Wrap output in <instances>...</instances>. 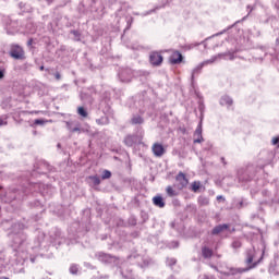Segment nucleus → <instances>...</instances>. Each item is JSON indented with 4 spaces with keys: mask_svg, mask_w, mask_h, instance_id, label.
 <instances>
[{
    "mask_svg": "<svg viewBox=\"0 0 279 279\" xmlns=\"http://www.w3.org/2000/svg\"><path fill=\"white\" fill-rule=\"evenodd\" d=\"M11 56L15 60H23L25 58V51H23V48L21 46H12L11 48Z\"/></svg>",
    "mask_w": 279,
    "mask_h": 279,
    "instance_id": "f257e3e1",
    "label": "nucleus"
},
{
    "mask_svg": "<svg viewBox=\"0 0 279 279\" xmlns=\"http://www.w3.org/2000/svg\"><path fill=\"white\" fill-rule=\"evenodd\" d=\"M153 154L157 156V158H160L161 156L165 155V146L162 144H154L153 145Z\"/></svg>",
    "mask_w": 279,
    "mask_h": 279,
    "instance_id": "f03ea898",
    "label": "nucleus"
},
{
    "mask_svg": "<svg viewBox=\"0 0 279 279\" xmlns=\"http://www.w3.org/2000/svg\"><path fill=\"white\" fill-rule=\"evenodd\" d=\"M150 64L154 66H158L159 64H162V56L158 52H153L150 54Z\"/></svg>",
    "mask_w": 279,
    "mask_h": 279,
    "instance_id": "7ed1b4c3",
    "label": "nucleus"
},
{
    "mask_svg": "<svg viewBox=\"0 0 279 279\" xmlns=\"http://www.w3.org/2000/svg\"><path fill=\"white\" fill-rule=\"evenodd\" d=\"M177 182H179V189H184L189 184V180H186V177L182 172L177 175Z\"/></svg>",
    "mask_w": 279,
    "mask_h": 279,
    "instance_id": "20e7f679",
    "label": "nucleus"
},
{
    "mask_svg": "<svg viewBox=\"0 0 279 279\" xmlns=\"http://www.w3.org/2000/svg\"><path fill=\"white\" fill-rule=\"evenodd\" d=\"M171 64H180L182 62V53L175 51L170 56Z\"/></svg>",
    "mask_w": 279,
    "mask_h": 279,
    "instance_id": "39448f33",
    "label": "nucleus"
},
{
    "mask_svg": "<svg viewBox=\"0 0 279 279\" xmlns=\"http://www.w3.org/2000/svg\"><path fill=\"white\" fill-rule=\"evenodd\" d=\"M232 104H233L232 98H230L229 96H222L220 98V105L226 106V108H230Z\"/></svg>",
    "mask_w": 279,
    "mask_h": 279,
    "instance_id": "423d86ee",
    "label": "nucleus"
},
{
    "mask_svg": "<svg viewBox=\"0 0 279 279\" xmlns=\"http://www.w3.org/2000/svg\"><path fill=\"white\" fill-rule=\"evenodd\" d=\"M66 128L72 133L82 132L80 124H73V122H66Z\"/></svg>",
    "mask_w": 279,
    "mask_h": 279,
    "instance_id": "0eeeda50",
    "label": "nucleus"
},
{
    "mask_svg": "<svg viewBox=\"0 0 279 279\" xmlns=\"http://www.w3.org/2000/svg\"><path fill=\"white\" fill-rule=\"evenodd\" d=\"M153 203L155 204V206H158V208H165V201L160 196H155L153 198Z\"/></svg>",
    "mask_w": 279,
    "mask_h": 279,
    "instance_id": "6e6552de",
    "label": "nucleus"
},
{
    "mask_svg": "<svg viewBox=\"0 0 279 279\" xmlns=\"http://www.w3.org/2000/svg\"><path fill=\"white\" fill-rule=\"evenodd\" d=\"M124 143H125V145H128V147H132V145H134V143H136V136H134V135H128V136L124 138Z\"/></svg>",
    "mask_w": 279,
    "mask_h": 279,
    "instance_id": "1a4fd4ad",
    "label": "nucleus"
},
{
    "mask_svg": "<svg viewBox=\"0 0 279 279\" xmlns=\"http://www.w3.org/2000/svg\"><path fill=\"white\" fill-rule=\"evenodd\" d=\"M194 136L196 137L194 140V143H202V141H204V138L202 137V128L198 126L196 129Z\"/></svg>",
    "mask_w": 279,
    "mask_h": 279,
    "instance_id": "9d476101",
    "label": "nucleus"
},
{
    "mask_svg": "<svg viewBox=\"0 0 279 279\" xmlns=\"http://www.w3.org/2000/svg\"><path fill=\"white\" fill-rule=\"evenodd\" d=\"M223 230H228V225L218 226L213 230V234H219L223 232Z\"/></svg>",
    "mask_w": 279,
    "mask_h": 279,
    "instance_id": "9b49d317",
    "label": "nucleus"
},
{
    "mask_svg": "<svg viewBox=\"0 0 279 279\" xmlns=\"http://www.w3.org/2000/svg\"><path fill=\"white\" fill-rule=\"evenodd\" d=\"M131 123L133 125H141V123H143V118H141V116H134L131 120Z\"/></svg>",
    "mask_w": 279,
    "mask_h": 279,
    "instance_id": "f8f14e48",
    "label": "nucleus"
},
{
    "mask_svg": "<svg viewBox=\"0 0 279 279\" xmlns=\"http://www.w3.org/2000/svg\"><path fill=\"white\" fill-rule=\"evenodd\" d=\"M199 189H202V183L195 181L193 184H192V191L194 193H197V191H199Z\"/></svg>",
    "mask_w": 279,
    "mask_h": 279,
    "instance_id": "ddd939ff",
    "label": "nucleus"
},
{
    "mask_svg": "<svg viewBox=\"0 0 279 279\" xmlns=\"http://www.w3.org/2000/svg\"><path fill=\"white\" fill-rule=\"evenodd\" d=\"M203 256H205V258H210V256H213V251H210L208 247H204Z\"/></svg>",
    "mask_w": 279,
    "mask_h": 279,
    "instance_id": "4468645a",
    "label": "nucleus"
},
{
    "mask_svg": "<svg viewBox=\"0 0 279 279\" xmlns=\"http://www.w3.org/2000/svg\"><path fill=\"white\" fill-rule=\"evenodd\" d=\"M77 112L81 117H88V112H86V109H84V107H78Z\"/></svg>",
    "mask_w": 279,
    "mask_h": 279,
    "instance_id": "2eb2a0df",
    "label": "nucleus"
},
{
    "mask_svg": "<svg viewBox=\"0 0 279 279\" xmlns=\"http://www.w3.org/2000/svg\"><path fill=\"white\" fill-rule=\"evenodd\" d=\"M89 180L93 182L95 186L101 183V180H99V177H89Z\"/></svg>",
    "mask_w": 279,
    "mask_h": 279,
    "instance_id": "dca6fc26",
    "label": "nucleus"
},
{
    "mask_svg": "<svg viewBox=\"0 0 279 279\" xmlns=\"http://www.w3.org/2000/svg\"><path fill=\"white\" fill-rule=\"evenodd\" d=\"M45 123H49V121L43 120V119H37V120H35L34 125H45Z\"/></svg>",
    "mask_w": 279,
    "mask_h": 279,
    "instance_id": "f3484780",
    "label": "nucleus"
},
{
    "mask_svg": "<svg viewBox=\"0 0 279 279\" xmlns=\"http://www.w3.org/2000/svg\"><path fill=\"white\" fill-rule=\"evenodd\" d=\"M166 191H167V194H168L170 197L175 196V191H173V187L168 186V187L166 189Z\"/></svg>",
    "mask_w": 279,
    "mask_h": 279,
    "instance_id": "a211bd4d",
    "label": "nucleus"
},
{
    "mask_svg": "<svg viewBox=\"0 0 279 279\" xmlns=\"http://www.w3.org/2000/svg\"><path fill=\"white\" fill-rule=\"evenodd\" d=\"M77 271H80V267L77 265H72L70 267V272L71 274L75 275V274H77Z\"/></svg>",
    "mask_w": 279,
    "mask_h": 279,
    "instance_id": "6ab92c4d",
    "label": "nucleus"
},
{
    "mask_svg": "<svg viewBox=\"0 0 279 279\" xmlns=\"http://www.w3.org/2000/svg\"><path fill=\"white\" fill-rule=\"evenodd\" d=\"M112 175V173L108 170H105L102 172V180H108V178H110Z\"/></svg>",
    "mask_w": 279,
    "mask_h": 279,
    "instance_id": "aec40b11",
    "label": "nucleus"
},
{
    "mask_svg": "<svg viewBox=\"0 0 279 279\" xmlns=\"http://www.w3.org/2000/svg\"><path fill=\"white\" fill-rule=\"evenodd\" d=\"M246 263H247L248 265H250V263H254V256L252 255V253H248Z\"/></svg>",
    "mask_w": 279,
    "mask_h": 279,
    "instance_id": "412c9836",
    "label": "nucleus"
},
{
    "mask_svg": "<svg viewBox=\"0 0 279 279\" xmlns=\"http://www.w3.org/2000/svg\"><path fill=\"white\" fill-rule=\"evenodd\" d=\"M199 69H202V65L193 70L192 77H195V73H196V71H199Z\"/></svg>",
    "mask_w": 279,
    "mask_h": 279,
    "instance_id": "4be33fe9",
    "label": "nucleus"
},
{
    "mask_svg": "<svg viewBox=\"0 0 279 279\" xmlns=\"http://www.w3.org/2000/svg\"><path fill=\"white\" fill-rule=\"evenodd\" d=\"M221 56L222 54H218L217 57H214V58H211L209 61H207V62H215V60H217V58H221Z\"/></svg>",
    "mask_w": 279,
    "mask_h": 279,
    "instance_id": "5701e85b",
    "label": "nucleus"
},
{
    "mask_svg": "<svg viewBox=\"0 0 279 279\" xmlns=\"http://www.w3.org/2000/svg\"><path fill=\"white\" fill-rule=\"evenodd\" d=\"M279 143V138L278 137H274L272 138V145H278Z\"/></svg>",
    "mask_w": 279,
    "mask_h": 279,
    "instance_id": "b1692460",
    "label": "nucleus"
},
{
    "mask_svg": "<svg viewBox=\"0 0 279 279\" xmlns=\"http://www.w3.org/2000/svg\"><path fill=\"white\" fill-rule=\"evenodd\" d=\"M1 125H8V121L3 120V119H0V126Z\"/></svg>",
    "mask_w": 279,
    "mask_h": 279,
    "instance_id": "393cba45",
    "label": "nucleus"
},
{
    "mask_svg": "<svg viewBox=\"0 0 279 279\" xmlns=\"http://www.w3.org/2000/svg\"><path fill=\"white\" fill-rule=\"evenodd\" d=\"M240 246H241V243H239V242L233 243V247H240Z\"/></svg>",
    "mask_w": 279,
    "mask_h": 279,
    "instance_id": "a878e982",
    "label": "nucleus"
},
{
    "mask_svg": "<svg viewBox=\"0 0 279 279\" xmlns=\"http://www.w3.org/2000/svg\"><path fill=\"white\" fill-rule=\"evenodd\" d=\"M121 80H122V82H130V78H124L123 74L121 75Z\"/></svg>",
    "mask_w": 279,
    "mask_h": 279,
    "instance_id": "bb28decb",
    "label": "nucleus"
},
{
    "mask_svg": "<svg viewBox=\"0 0 279 279\" xmlns=\"http://www.w3.org/2000/svg\"><path fill=\"white\" fill-rule=\"evenodd\" d=\"M3 77V71L0 70V80Z\"/></svg>",
    "mask_w": 279,
    "mask_h": 279,
    "instance_id": "cd10ccee",
    "label": "nucleus"
},
{
    "mask_svg": "<svg viewBox=\"0 0 279 279\" xmlns=\"http://www.w3.org/2000/svg\"><path fill=\"white\" fill-rule=\"evenodd\" d=\"M260 263V259H257V262H255V264L253 265V267H256V264Z\"/></svg>",
    "mask_w": 279,
    "mask_h": 279,
    "instance_id": "c85d7f7f",
    "label": "nucleus"
},
{
    "mask_svg": "<svg viewBox=\"0 0 279 279\" xmlns=\"http://www.w3.org/2000/svg\"><path fill=\"white\" fill-rule=\"evenodd\" d=\"M72 34H73L74 36H76V35H77V32L73 31Z\"/></svg>",
    "mask_w": 279,
    "mask_h": 279,
    "instance_id": "c756f323",
    "label": "nucleus"
},
{
    "mask_svg": "<svg viewBox=\"0 0 279 279\" xmlns=\"http://www.w3.org/2000/svg\"><path fill=\"white\" fill-rule=\"evenodd\" d=\"M57 80H60V74H57Z\"/></svg>",
    "mask_w": 279,
    "mask_h": 279,
    "instance_id": "7c9ffc66",
    "label": "nucleus"
},
{
    "mask_svg": "<svg viewBox=\"0 0 279 279\" xmlns=\"http://www.w3.org/2000/svg\"><path fill=\"white\" fill-rule=\"evenodd\" d=\"M172 264H175V259H172Z\"/></svg>",
    "mask_w": 279,
    "mask_h": 279,
    "instance_id": "2f4dec72",
    "label": "nucleus"
},
{
    "mask_svg": "<svg viewBox=\"0 0 279 279\" xmlns=\"http://www.w3.org/2000/svg\"><path fill=\"white\" fill-rule=\"evenodd\" d=\"M43 69H45L44 66L40 68V71H43Z\"/></svg>",
    "mask_w": 279,
    "mask_h": 279,
    "instance_id": "473e14b6",
    "label": "nucleus"
}]
</instances>
